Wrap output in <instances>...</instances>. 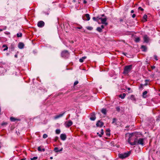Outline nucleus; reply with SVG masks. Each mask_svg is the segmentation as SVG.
I'll list each match as a JSON object with an SVG mask.
<instances>
[{"label":"nucleus","mask_w":160,"mask_h":160,"mask_svg":"<svg viewBox=\"0 0 160 160\" xmlns=\"http://www.w3.org/2000/svg\"><path fill=\"white\" fill-rule=\"evenodd\" d=\"M128 141L129 144L132 145H136L137 144V139L136 138L135 136L133 134H129Z\"/></svg>","instance_id":"obj_1"},{"label":"nucleus","mask_w":160,"mask_h":160,"mask_svg":"<svg viewBox=\"0 0 160 160\" xmlns=\"http://www.w3.org/2000/svg\"><path fill=\"white\" fill-rule=\"evenodd\" d=\"M132 65H127L124 68V71L123 72V74L126 75H127L129 73L132 69Z\"/></svg>","instance_id":"obj_2"},{"label":"nucleus","mask_w":160,"mask_h":160,"mask_svg":"<svg viewBox=\"0 0 160 160\" xmlns=\"http://www.w3.org/2000/svg\"><path fill=\"white\" fill-rule=\"evenodd\" d=\"M130 154L131 152L128 151L122 153H119L118 154V156L121 159H124L128 157Z\"/></svg>","instance_id":"obj_3"},{"label":"nucleus","mask_w":160,"mask_h":160,"mask_svg":"<svg viewBox=\"0 0 160 160\" xmlns=\"http://www.w3.org/2000/svg\"><path fill=\"white\" fill-rule=\"evenodd\" d=\"M62 57L63 58H68L69 56V53L67 50L62 51L61 53Z\"/></svg>","instance_id":"obj_4"},{"label":"nucleus","mask_w":160,"mask_h":160,"mask_svg":"<svg viewBox=\"0 0 160 160\" xmlns=\"http://www.w3.org/2000/svg\"><path fill=\"white\" fill-rule=\"evenodd\" d=\"M143 139L140 138L138 140L137 139V144L141 145L142 146L144 145Z\"/></svg>","instance_id":"obj_5"},{"label":"nucleus","mask_w":160,"mask_h":160,"mask_svg":"<svg viewBox=\"0 0 160 160\" xmlns=\"http://www.w3.org/2000/svg\"><path fill=\"white\" fill-rule=\"evenodd\" d=\"M66 112H62L61 113L57 115L54 116V118L55 119H58L59 118H60L62 117L63 115Z\"/></svg>","instance_id":"obj_6"},{"label":"nucleus","mask_w":160,"mask_h":160,"mask_svg":"<svg viewBox=\"0 0 160 160\" xmlns=\"http://www.w3.org/2000/svg\"><path fill=\"white\" fill-rule=\"evenodd\" d=\"M98 19L101 20L102 23V24H104L105 25H108V23L106 22L107 21L106 18H98Z\"/></svg>","instance_id":"obj_7"},{"label":"nucleus","mask_w":160,"mask_h":160,"mask_svg":"<svg viewBox=\"0 0 160 160\" xmlns=\"http://www.w3.org/2000/svg\"><path fill=\"white\" fill-rule=\"evenodd\" d=\"M72 124V122L71 120H69L65 124V127L68 128Z\"/></svg>","instance_id":"obj_8"},{"label":"nucleus","mask_w":160,"mask_h":160,"mask_svg":"<svg viewBox=\"0 0 160 160\" xmlns=\"http://www.w3.org/2000/svg\"><path fill=\"white\" fill-rule=\"evenodd\" d=\"M38 26L40 28H42L44 25V22L42 21H40L38 23Z\"/></svg>","instance_id":"obj_9"},{"label":"nucleus","mask_w":160,"mask_h":160,"mask_svg":"<svg viewBox=\"0 0 160 160\" xmlns=\"http://www.w3.org/2000/svg\"><path fill=\"white\" fill-rule=\"evenodd\" d=\"M143 40L144 42L148 43L149 41V38L147 35H145L143 37Z\"/></svg>","instance_id":"obj_10"},{"label":"nucleus","mask_w":160,"mask_h":160,"mask_svg":"<svg viewBox=\"0 0 160 160\" xmlns=\"http://www.w3.org/2000/svg\"><path fill=\"white\" fill-rule=\"evenodd\" d=\"M24 44L22 42H19L18 45V47L20 49H23L24 48Z\"/></svg>","instance_id":"obj_11"},{"label":"nucleus","mask_w":160,"mask_h":160,"mask_svg":"<svg viewBox=\"0 0 160 160\" xmlns=\"http://www.w3.org/2000/svg\"><path fill=\"white\" fill-rule=\"evenodd\" d=\"M103 123L102 122L98 121L96 123V126L97 127H101L103 125Z\"/></svg>","instance_id":"obj_12"},{"label":"nucleus","mask_w":160,"mask_h":160,"mask_svg":"<svg viewBox=\"0 0 160 160\" xmlns=\"http://www.w3.org/2000/svg\"><path fill=\"white\" fill-rule=\"evenodd\" d=\"M60 138L63 141H64L66 138V136L65 134H61L60 135Z\"/></svg>","instance_id":"obj_13"},{"label":"nucleus","mask_w":160,"mask_h":160,"mask_svg":"<svg viewBox=\"0 0 160 160\" xmlns=\"http://www.w3.org/2000/svg\"><path fill=\"white\" fill-rule=\"evenodd\" d=\"M96 117L95 114L94 113H92L91 115V117L90 118V119L92 121H94L96 119Z\"/></svg>","instance_id":"obj_14"},{"label":"nucleus","mask_w":160,"mask_h":160,"mask_svg":"<svg viewBox=\"0 0 160 160\" xmlns=\"http://www.w3.org/2000/svg\"><path fill=\"white\" fill-rule=\"evenodd\" d=\"M62 148L60 150L58 149V148L57 147H55L54 148V150L55 152H57L60 151H61L62 150Z\"/></svg>","instance_id":"obj_15"},{"label":"nucleus","mask_w":160,"mask_h":160,"mask_svg":"<svg viewBox=\"0 0 160 160\" xmlns=\"http://www.w3.org/2000/svg\"><path fill=\"white\" fill-rule=\"evenodd\" d=\"M141 48L142 49V50L144 52H146L147 51V48L144 45H142L141 47Z\"/></svg>","instance_id":"obj_16"},{"label":"nucleus","mask_w":160,"mask_h":160,"mask_svg":"<svg viewBox=\"0 0 160 160\" xmlns=\"http://www.w3.org/2000/svg\"><path fill=\"white\" fill-rule=\"evenodd\" d=\"M87 58V57L86 56H84L81 58H80L79 59V61L80 62H82L84 60H85V59H86Z\"/></svg>","instance_id":"obj_17"},{"label":"nucleus","mask_w":160,"mask_h":160,"mask_svg":"<svg viewBox=\"0 0 160 160\" xmlns=\"http://www.w3.org/2000/svg\"><path fill=\"white\" fill-rule=\"evenodd\" d=\"M148 92L147 91H144L142 94V96L143 98H146L147 97V94Z\"/></svg>","instance_id":"obj_18"},{"label":"nucleus","mask_w":160,"mask_h":160,"mask_svg":"<svg viewBox=\"0 0 160 160\" xmlns=\"http://www.w3.org/2000/svg\"><path fill=\"white\" fill-rule=\"evenodd\" d=\"M50 9H48L47 11H43L42 13L46 15H48L50 13Z\"/></svg>","instance_id":"obj_19"},{"label":"nucleus","mask_w":160,"mask_h":160,"mask_svg":"<svg viewBox=\"0 0 160 160\" xmlns=\"http://www.w3.org/2000/svg\"><path fill=\"white\" fill-rule=\"evenodd\" d=\"M125 96L126 94L124 93L122 94H120L119 95V97L123 99L125 98Z\"/></svg>","instance_id":"obj_20"},{"label":"nucleus","mask_w":160,"mask_h":160,"mask_svg":"<svg viewBox=\"0 0 160 160\" xmlns=\"http://www.w3.org/2000/svg\"><path fill=\"white\" fill-rule=\"evenodd\" d=\"M130 99L132 101H136V98H135L134 96L133 95H132L131 96Z\"/></svg>","instance_id":"obj_21"},{"label":"nucleus","mask_w":160,"mask_h":160,"mask_svg":"<svg viewBox=\"0 0 160 160\" xmlns=\"http://www.w3.org/2000/svg\"><path fill=\"white\" fill-rule=\"evenodd\" d=\"M103 114L104 115H106V114L107 112L106 109L105 108H102L101 110Z\"/></svg>","instance_id":"obj_22"},{"label":"nucleus","mask_w":160,"mask_h":160,"mask_svg":"<svg viewBox=\"0 0 160 160\" xmlns=\"http://www.w3.org/2000/svg\"><path fill=\"white\" fill-rule=\"evenodd\" d=\"M2 48H4L3 50V51L7 50L8 49V47L5 44H4L3 45Z\"/></svg>","instance_id":"obj_23"},{"label":"nucleus","mask_w":160,"mask_h":160,"mask_svg":"<svg viewBox=\"0 0 160 160\" xmlns=\"http://www.w3.org/2000/svg\"><path fill=\"white\" fill-rule=\"evenodd\" d=\"M85 17L87 18L86 20L87 21H89L90 19V17L89 15L88 14H85Z\"/></svg>","instance_id":"obj_24"},{"label":"nucleus","mask_w":160,"mask_h":160,"mask_svg":"<svg viewBox=\"0 0 160 160\" xmlns=\"http://www.w3.org/2000/svg\"><path fill=\"white\" fill-rule=\"evenodd\" d=\"M140 41V38L139 37H137L135 39V41L136 42H139Z\"/></svg>","instance_id":"obj_25"},{"label":"nucleus","mask_w":160,"mask_h":160,"mask_svg":"<svg viewBox=\"0 0 160 160\" xmlns=\"http://www.w3.org/2000/svg\"><path fill=\"white\" fill-rule=\"evenodd\" d=\"M104 133L103 130L102 129L101 130V131L100 132V134H99V136L100 137H101L102 135H103Z\"/></svg>","instance_id":"obj_26"},{"label":"nucleus","mask_w":160,"mask_h":160,"mask_svg":"<svg viewBox=\"0 0 160 160\" xmlns=\"http://www.w3.org/2000/svg\"><path fill=\"white\" fill-rule=\"evenodd\" d=\"M102 29L100 27H98L97 28V30L99 32H101L102 31Z\"/></svg>","instance_id":"obj_27"},{"label":"nucleus","mask_w":160,"mask_h":160,"mask_svg":"<svg viewBox=\"0 0 160 160\" xmlns=\"http://www.w3.org/2000/svg\"><path fill=\"white\" fill-rule=\"evenodd\" d=\"M61 132V131L60 129H57L56 130L55 132L57 134H59Z\"/></svg>","instance_id":"obj_28"},{"label":"nucleus","mask_w":160,"mask_h":160,"mask_svg":"<svg viewBox=\"0 0 160 160\" xmlns=\"http://www.w3.org/2000/svg\"><path fill=\"white\" fill-rule=\"evenodd\" d=\"M22 34L21 33H18L17 34V36L18 38L21 37H22Z\"/></svg>","instance_id":"obj_29"},{"label":"nucleus","mask_w":160,"mask_h":160,"mask_svg":"<svg viewBox=\"0 0 160 160\" xmlns=\"http://www.w3.org/2000/svg\"><path fill=\"white\" fill-rule=\"evenodd\" d=\"M10 120L12 122H14L15 121L16 119L15 118L11 117L10 118Z\"/></svg>","instance_id":"obj_30"},{"label":"nucleus","mask_w":160,"mask_h":160,"mask_svg":"<svg viewBox=\"0 0 160 160\" xmlns=\"http://www.w3.org/2000/svg\"><path fill=\"white\" fill-rule=\"evenodd\" d=\"M116 121H117V119L116 118H113V121L112 122V123H115L116 125L117 124V123H116Z\"/></svg>","instance_id":"obj_31"},{"label":"nucleus","mask_w":160,"mask_h":160,"mask_svg":"<svg viewBox=\"0 0 160 160\" xmlns=\"http://www.w3.org/2000/svg\"><path fill=\"white\" fill-rule=\"evenodd\" d=\"M117 111L118 112H119L120 110V108L119 107H117L116 108Z\"/></svg>","instance_id":"obj_32"},{"label":"nucleus","mask_w":160,"mask_h":160,"mask_svg":"<svg viewBox=\"0 0 160 160\" xmlns=\"http://www.w3.org/2000/svg\"><path fill=\"white\" fill-rule=\"evenodd\" d=\"M87 28L89 30H92L93 28L91 27H87Z\"/></svg>","instance_id":"obj_33"},{"label":"nucleus","mask_w":160,"mask_h":160,"mask_svg":"<svg viewBox=\"0 0 160 160\" xmlns=\"http://www.w3.org/2000/svg\"><path fill=\"white\" fill-rule=\"evenodd\" d=\"M38 159V157H33V158H31V160H36Z\"/></svg>","instance_id":"obj_34"},{"label":"nucleus","mask_w":160,"mask_h":160,"mask_svg":"<svg viewBox=\"0 0 160 160\" xmlns=\"http://www.w3.org/2000/svg\"><path fill=\"white\" fill-rule=\"evenodd\" d=\"M48 137V135L46 134H44L43 135V138H46Z\"/></svg>","instance_id":"obj_35"},{"label":"nucleus","mask_w":160,"mask_h":160,"mask_svg":"<svg viewBox=\"0 0 160 160\" xmlns=\"http://www.w3.org/2000/svg\"><path fill=\"white\" fill-rule=\"evenodd\" d=\"M5 64L4 63H2V64H0V67L2 68H4V66L5 65Z\"/></svg>","instance_id":"obj_36"},{"label":"nucleus","mask_w":160,"mask_h":160,"mask_svg":"<svg viewBox=\"0 0 160 160\" xmlns=\"http://www.w3.org/2000/svg\"><path fill=\"white\" fill-rule=\"evenodd\" d=\"M98 18H97L95 17H93L92 18L93 20L94 21H97L98 20Z\"/></svg>","instance_id":"obj_37"},{"label":"nucleus","mask_w":160,"mask_h":160,"mask_svg":"<svg viewBox=\"0 0 160 160\" xmlns=\"http://www.w3.org/2000/svg\"><path fill=\"white\" fill-rule=\"evenodd\" d=\"M149 81L148 80H146L145 81V83L144 84V86H147V85H148V82Z\"/></svg>","instance_id":"obj_38"},{"label":"nucleus","mask_w":160,"mask_h":160,"mask_svg":"<svg viewBox=\"0 0 160 160\" xmlns=\"http://www.w3.org/2000/svg\"><path fill=\"white\" fill-rule=\"evenodd\" d=\"M107 133L106 134L107 136H109L110 135V132H109V131H108V130H107Z\"/></svg>","instance_id":"obj_39"},{"label":"nucleus","mask_w":160,"mask_h":160,"mask_svg":"<svg viewBox=\"0 0 160 160\" xmlns=\"http://www.w3.org/2000/svg\"><path fill=\"white\" fill-rule=\"evenodd\" d=\"M7 124V122H2V123L1 125L2 126H4V125H6Z\"/></svg>","instance_id":"obj_40"},{"label":"nucleus","mask_w":160,"mask_h":160,"mask_svg":"<svg viewBox=\"0 0 160 160\" xmlns=\"http://www.w3.org/2000/svg\"><path fill=\"white\" fill-rule=\"evenodd\" d=\"M147 16L145 14L143 16V18L145 19H146L147 18Z\"/></svg>","instance_id":"obj_41"},{"label":"nucleus","mask_w":160,"mask_h":160,"mask_svg":"<svg viewBox=\"0 0 160 160\" xmlns=\"http://www.w3.org/2000/svg\"><path fill=\"white\" fill-rule=\"evenodd\" d=\"M78 81H76L74 83V85L75 86L78 84Z\"/></svg>","instance_id":"obj_42"},{"label":"nucleus","mask_w":160,"mask_h":160,"mask_svg":"<svg viewBox=\"0 0 160 160\" xmlns=\"http://www.w3.org/2000/svg\"><path fill=\"white\" fill-rule=\"evenodd\" d=\"M38 150L39 151H42V149H41V147L40 146L38 147Z\"/></svg>","instance_id":"obj_43"},{"label":"nucleus","mask_w":160,"mask_h":160,"mask_svg":"<svg viewBox=\"0 0 160 160\" xmlns=\"http://www.w3.org/2000/svg\"><path fill=\"white\" fill-rule=\"evenodd\" d=\"M138 9L139 10H141V11H143V8H142L141 7H138Z\"/></svg>","instance_id":"obj_44"},{"label":"nucleus","mask_w":160,"mask_h":160,"mask_svg":"<svg viewBox=\"0 0 160 160\" xmlns=\"http://www.w3.org/2000/svg\"><path fill=\"white\" fill-rule=\"evenodd\" d=\"M154 58L157 61L158 60V59L157 58V57L156 55L154 56Z\"/></svg>","instance_id":"obj_45"},{"label":"nucleus","mask_w":160,"mask_h":160,"mask_svg":"<svg viewBox=\"0 0 160 160\" xmlns=\"http://www.w3.org/2000/svg\"><path fill=\"white\" fill-rule=\"evenodd\" d=\"M136 17V15L134 14H133L132 16V17L133 18H134L135 17Z\"/></svg>","instance_id":"obj_46"},{"label":"nucleus","mask_w":160,"mask_h":160,"mask_svg":"<svg viewBox=\"0 0 160 160\" xmlns=\"http://www.w3.org/2000/svg\"><path fill=\"white\" fill-rule=\"evenodd\" d=\"M77 28L78 29H81L82 28V27L81 26L80 27H77Z\"/></svg>","instance_id":"obj_47"},{"label":"nucleus","mask_w":160,"mask_h":160,"mask_svg":"<svg viewBox=\"0 0 160 160\" xmlns=\"http://www.w3.org/2000/svg\"><path fill=\"white\" fill-rule=\"evenodd\" d=\"M126 89H127L128 91H130L131 89V88H126Z\"/></svg>","instance_id":"obj_48"},{"label":"nucleus","mask_w":160,"mask_h":160,"mask_svg":"<svg viewBox=\"0 0 160 160\" xmlns=\"http://www.w3.org/2000/svg\"><path fill=\"white\" fill-rule=\"evenodd\" d=\"M100 27V28H101V29H103V28H104V26H103V25H102L101 26V27Z\"/></svg>","instance_id":"obj_49"},{"label":"nucleus","mask_w":160,"mask_h":160,"mask_svg":"<svg viewBox=\"0 0 160 160\" xmlns=\"http://www.w3.org/2000/svg\"><path fill=\"white\" fill-rule=\"evenodd\" d=\"M83 3L84 4H86L87 3V2L86 0H83Z\"/></svg>","instance_id":"obj_50"},{"label":"nucleus","mask_w":160,"mask_h":160,"mask_svg":"<svg viewBox=\"0 0 160 160\" xmlns=\"http://www.w3.org/2000/svg\"><path fill=\"white\" fill-rule=\"evenodd\" d=\"M14 57L16 58H17L18 57V55L17 54H16L14 55Z\"/></svg>","instance_id":"obj_51"},{"label":"nucleus","mask_w":160,"mask_h":160,"mask_svg":"<svg viewBox=\"0 0 160 160\" xmlns=\"http://www.w3.org/2000/svg\"><path fill=\"white\" fill-rule=\"evenodd\" d=\"M151 68L152 69H154L155 68V67L154 66H152L151 67Z\"/></svg>","instance_id":"obj_52"},{"label":"nucleus","mask_w":160,"mask_h":160,"mask_svg":"<svg viewBox=\"0 0 160 160\" xmlns=\"http://www.w3.org/2000/svg\"><path fill=\"white\" fill-rule=\"evenodd\" d=\"M42 151L44 152L45 151V149L44 148H42Z\"/></svg>","instance_id":"obj_53"},{"label":"nucleus","mask_w":160,"mask_h":160,"mask_svg":"<svg viewBox=\"0 0 160 160\" xmlns=\"http://www.w3.org/2000/svg\"><path fill=\"white\" fill-rule=\"evenodd\" d=\"M134 11L133 10H132L131 11V13H133L134 12Z\"/></svg>","instance_id":"obj_54"},{"label":"nucleus","mask_w":160,"mask_h":160,"mask_svg":"<svg viewBox=\"0 0 160 160\" xmlns=\"http://www.w3.org/2000/svg\"><path fill=\"white\" fill-rule=\"evenodd\" d=\"M52 158H53V157H50V159H52Z\"/></svg>","instance_id":"obj_55"},{"label":"nucleus","mask_w":160,"mask_h":160,"mask_svg":"<svg viewBox=\"0 0 160 160\" xmlns=\"http://www.w3.org/2000/svg\"><path fill=\"white\" fill-rule=\"evenodd\" d=\"M151 76L152 77H154V75L153 74H152V75H151Z\"/></svg>","instance_id":"obj_56"},{"label":"nucleus","mask_w":160,"mask_h":160,"mask_svg":"<svg viewBox=\"0 0 160 160\" xmlns=\"http://www.w3.org/2000/svg\"><path fill=\"white\" fill-rule=\"evenodd\" d=\"M21 160H25V158H22V159Z\"/></svg>","instance_id":"obj_57"},{"label":"nucleus","mask_w":160,"mask_h":160,"mask_svg":"<svg viewBox=\"0 0 160 160\" xmlns=\"http://www.w3.org/2000/svg\"><path fill=\"white\" fill-rule=\"evenodd\" d=\"M97 134L98 135V136H99V134H100L99 133V132H97Z\"/></svg>","instance_id":"obj_58"},{"label":"nucleus","mask_w":160,"mask_h":160,"mask_svg":"<svg viewBox=\"0 0 160 160\" xmlns=\"http://www.w3.org/2000/svg\"><path fill=\"white\" fill-rule=\"evenodd\" d=\"M123 54L125 55H126V54H125V53H123Z\"/></svg>","instance_id":"obj_59"},{"label":"nucleus","mask_w":160,"mask_h":160,"mask_svg":"<svg viewBox=\"0 0 160 160\" xmlns=\"http://www.w3.org/2000/svg\"><path fill=\"white\" fill-rule=\"evenodd\" d=\"M2 29H0V31H2Z\"/></svg>","instance_id":"obj_60"},{"label":"nucleus","mask_w":160,"mask_h":160,"mask_svg":"<svg viewBox=\"0 0 160 160\" xmlns=\"http://www.w3.org/2000/svg\"><path fill=\"white\" fill-rule=\"evenodd\" d=\"M8 54H9L8 53H7V55H8Z\"/></svg>","instance_id":"obj_61"},{"label":"nucleus","mask_w":160,"mask_h":160,"mask_svg":"<svg viewBox=\"0 0 160 160\" xmlns=\"http://www.w3.org/2000/svg\"><path fill=\"white\" fill-rule=\"evenodd\" d=\"M104 16V14H103V15H102V16Z\"/></svg>","instance_id":"obj_62"},{"label":"nucleus","mask_w":160,"mask_h":160,"mask_svg":"<svg viewBox=\"0 0 160 160\" xmlns=\"http://www.w3.org/2000/svg\"><path fill=\"white\" fill-rule=\"evenodd\" d=\"M1 148V147L0 146V148Z\"/></svg>","instance_id":"obj_63"}]
</instances>
